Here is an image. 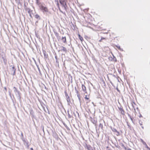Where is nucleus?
<instances>
[{"instance_id": "12", "label": "nucleus", "mask_w": 150, "mask_h": 150, "mask_svg": "<svg viewBox=\"0 0 150 150\" xmlns=\"http://www.w3.org/2000/svg\"><path fill=\"white\" fill-rule=\"evenodd\" d=\"M62 41L64 42V43L66 42V37H63L62 38Z\"/></svg>"}, {"instance_id": "23", "label": "nucleus", "mask_w": 150, "mask_h": 150, "mask_svg": "<svg viewBox=\"0 0 150 150\" xmlns=\"http://www.w3.org/2000/svg\"><path fill=\"white\" fill-rule=\"evenodd\" d=\"M35 34L36 36L38 38V35H37V34L36 33V31H35Z\"/></svg>"}, {"instance_id": "10", "label": "nucleus", "mask_w": 150, "mask_h": 150, "mask_svg": "<svg viewBox=\"0 0 150 150\" xmlns=\"http://www.w3.org/2000/svg\"><path fill=\"white\" fill-rule=\"evenodd\" d=\"M21 138L24 142L26 143V142L25 139L23 138V134L22 132L21 133Z\"/></svg>"}, {"instance_id": "1", "label": "nucleus", "mask_w": 150, "mask_h": 150, "mask_svg": "<svg viewBox=\"0 0 150 150\" xmlns=\"http://www.w3.org/2000/svg\"><path fill=\"white\" fill-rule=\"evenodd\" d=\"M13 89H14V91L18 99L20 101L21 99V93L15 87H14Z\"/></svg>"}, {"instance_id": "35", "label": "nucleus", "mask_w": 150, "mask_h": 150, "mask_svg": "<svg viewBox=\"0 0 150 150\" xmlns=\"http://www.w3.org/2000/svg\"><path fill=\"white\" fill-rule=\"evenodd\" d=\"M118 49H120V47H118Z\"/></svg>"}, {"instance_id": "21", "label": "nucleus", "mask_w": 150, "mask_h": 150, "mask_svg": "<svg viewBox=\"0 0 150 150\" xmlns=\"http://www.w3.org/2000/svg\"><path fill=\"white\" fill-rule=\"evenodd\" d=\"M33 61H34L35 64H36V66L38 67V64H37V62L35 61V59L33 58Z\"/></svg>"}, {"instance_id": "34", "label": "nucleus", "mask_w": 150, "mask_h": 150, "mask_svg": "<svg viewBox=\"0 0 150 150\" xmlns=\"http://www.w3.org/2000/svg\"><path fill=\"white\" fill-rule=\"evenodd\" d=\"M36 47L37 49H38V47H37V46H36Z\"/></svg>"}, {"instance_id": "2", "label": "nucleus", "mask_w": 150, "mask_h": 150, "mask_svg": "<svg viewBox=\"0 0 150 150\" xmlns=\"http://www.w3.org/2000/svg\"><path fill=\"white\" fill-rule=\"evenodd\" d=\"M10 67L11 68L10 69L9 73L13 76L15 75L16 74V69L15 66H14L11 65Z\"/></svg>"}, {"instance_id": "25", "label": "nucleus", "mask_w": 150, "mask_h": 150, "mask_svg": "<svg viewBox=\"0 0 150 150\" xmlns=\"http://www.w3.org/2000/svg\"><path fill=\"white\" fill-rule=\"evenodd\" d=\"M147 149V150H150V148L148 147V146H147V147H146Z\"/></svg>"}, {"instance_id": "15", "label": "nucleus", "mask_w": 150, "mask_h": 150, "mask_svg": "<svg viewBox=\"0 0 150 150\" xmlns=\"http://www.w3.org/2000/svg\"><path fill=\"white\" fill-rule=\"evenodd\" d=\"M141 141L143 144L146 147H147V145L146 142H144L142 139H141Z\"/></svg>"}, {"instance_id": "14", "label": "nucleus", "mask_w": 150, "mask_h": 150, "mask_svg": "<svg viewBox=\"0 0 150 150\" xmlns=\"http://www.w3.org/2000/svg\"><path fill=\"white\" fill-rule=\"evenodd\" d=\"M79 37L81 42H82L83 41V38L81 37L79 34L78 35Z\"/></svg>"}, {"instance_id": "39", "label": "nucleus", "mask_w": 150, "mask_h": 150, "mask_svg": "<svg viewBox=\"0 0 150 150\" xmlns=\"http://www.w3.org/2000/svg\"><path fill=\"white\" fill-rule=\"evenodd\" d=\"M36 92H37V93H38L36 90Z\"/></svg>"}, {"instance_id": "29", "label": "nucleus", "mask_w": 150, "mask_h": 150, "mask_svg": "<svg viewBox=\"0 0 150 150\" xmlns=\"http://www.w3.org/2000/svg\"><path fill=\"white\" fill-rule=\"evenodd\" d=\"M36 3L38 4V0H36Z\"/></svg>"}, {"instance_id": "38", "label": "nucleus", "mask_w": 150, "mask_h": 150, "mask_svg": "<svg viewBox=\"0 0 150 150\" xmlns=\"http://www.w3.org/2000/svg\"><path fill=\"white\" fill-rule=\"evenodd\" d=\"M77 93H78V91H77Z\"/></svg>"}, {"instance_id": "17", "label": "nucleus", "mask_w": 150, "mask_h": 150, "mask_svg": "<svg viewBox=\"0 0 150 150\" xmlns=\"http://www.w3.org/2000/svg\"><path fill=\"white\" fill-rule=\"evenodd\" d=\"M62 50L64 52H66L67 51V49L65 47L63 46H62Z\"/></svg>"}, {"instance_id": "41", "label": "nucleus", "mask_w": 150, "mask_h": 150, "mask_svg": "<svg viewBox=\"0 0 150 150\" xmlns=\"http://www.w3.org/2000/svg\"><path fill=\"white\" fill-rule=\"evenodd\" d=\"M117 134V133L116 135Z\"/></svg>"}, {"instance_id": "3", "label": "nucleus", "mask_w": 150, "mask_h": 150, "mask_svg": "<svg viewBox=\"0 0 150 150\" xmlns=\"http://www.w3.org/2000/svg\"><path fill=\"white\" fill-rule=\"evenodd\" d=\"M59 2L63 6L64 9L66 11L67 9V6L66 1L65 0H60Z\"/></svg>"}, {"instance_id": "7", "label": "nucleus", "mask_w": 150, "mask_h": 150, "mask_svg": "<svg viewBox=\"0 0 150 150\" xmlns=\"http://www.w3.org/2000/svg\"><path fill=\"white\" fill-rule=\"evenodd\" d=\"M85 99L86 100V103H89L91 101L89 99V96H87V95H86L85 97Z\"/></svg>"}, {"instance_id": "27", "label": "nucleus", "mask_w": 150, "mask_h": 150, "mask_svg": "<svg viewBox=\"0 0 150 150\" xmlns=\"http://www.w3.org/2000/svg\"><path fill=\"white\" fill-rule=\"evenodd\" d=\"M24 8H25V7H26V4H25V3H24Z\"/></svg>"}, {"instance_id": "20", "label": "nucleus", "mask_w": 150, "mask_h": 150, "mask_svg": "<svg viewBox=\"0 0 150 150\" xmlns=\"http://www.w3.org/2000/svg\"><path fill=\"white\" fill-rule=\"evenodd\" d=\"M113 131L116 132V133H117V136H118L119 135V132L118 131H117L116 129H114Z\"/></svg>"}, {"instance_id": "30", "label": "nucleus", "mask_w": 150, "mask_h": 150, "mask_svg": "<svg viewBox=\"0 0 150 150\" xmlns=\"http://www.w3.org/2000/svg\"><path fill=\"white\" fill-rule=\"evenodd\" d=\"M30 149L31 150H33V148H31Z\"/></svg>"}, {"instance_id": "24", "label": "nucleus", "mask_w": 150, "mask_h": 150, "mask_svg": "<svg viewBox=\"0 0 150 150\" xmlns=\"http://www.w3.org/2000/svg\"><path fill=\"white\" fill-rule=\"evenodd\" d=\"M133 104H134V105H135V103H134V102H133V103H132V106H133V107L134 108V105H133Z\"/></svg>"}, {"instance_id": "5", "label": "nucleus", "mask_w": 150, "mask_h": 150, "mask_svg": "<svg viewBox=\"0 0 150 150\" xmlns=\"http://www.w3.org/2000/svg\"><path fill=\"white\" fill-rule=\"evenodd\" d=\"M119 110L120 111L121 113L123 115H125V111L122 108H119Z\"/></svg>"}, {"instance_id": "11", "label": "nucleus", "mask_w": 150, "mask_h": 150, "mask_svg": "<svg viewBox=\"0 0 150 150\" xmlns=\"http://www.w3.org/2000/svg\"><path fill=\"white\" fill-rule=\"evenodd\" d=\"M8 93H9V95L10 96V98H11V99H12V101H13V103L14 104V101L13 100L12 98V96H11V91L10 90H9V91H8Z\"/></svg>"}, {"instance_id": "37", "label": "nucleus", "mask_w": 150, "mask_h": 150, "mask_svg": "<svg viewBox=\"0 0 150 150\" xmlns=\"http://www.w3.org/2000/svg\"><path fill=\"white\" fill-rule=\"evenodd\" d=\"M131 120H132V119L131 117Z\"/></svg>"}, {"instance_id": "16", "label": "nucleus", "mask_w": 150, "mask_h": 150, "mask_svg": "<svg viewBox=\"0 0 150 150\" xmlns=\"http://www.w3.org/2000/svg\"><path fill=\"white\" fill-rule=\"evenodd\" d=\"M107 39V38L105 37L104 38L101 37V39L99 40V42H102V40H106Z\"/></svg>"}, {"instance_id": "33", "label": "nucleus", "mask_w": 150, "mask_h": 150, "mask_svg": "<svg viewBox=\"0 0 150 150\" xmlns=\"http://www.w3.org/2000/svg\"><path fill=\"white\" fill-rule=\"evenodd\" d=\"M77 96L78 97H79V94Z\"/></svg>"}, {"instance_id": "31", "label": "nucleus", "mask_w": 150, "mask_h": 150, "mask_svg": "<svg viewBox=\"0 0 150 150\" xmlns=\"http://www.w3.org/2000/svg\"><path fill=\"white\" fill-rule=\"evenodd\" d=\"M127 150H131V149H129Z\"/></svg>"}, {"instance_id": "9", "label": "nucleus", "mask_w": 150, "mask_h": 150, "mask_svg": "<svg viewBox=\"0 0 150 150\" xmlns=\"http://www.w3.org/2000/svg\"><path fill=\"white\" fill-rule=\"evenodd\" d=\"M25 9L30 14V9L29 8H28L27 7H25Z\"/></svg>"}, {"instance_id": "22", "label": "nucleus", "mask_w": 150, "mask_h": 150, "mask_svg": "<svg viewBox=\"0 0 150 150\" xmlns=\"http://www.w3.org/2000/svg\"><path fill=\"white\" fill-rule=\"evenodd\" d=\"M122 146L124 148L125 150H126L127 149L123 145Z\"/></svg>"}, {"instance_id": "6", "label": "nucleus", "mask_w": 150, "mask_h": 150, "mask_svg": "<svg viewBox=\"0 0 150 150\" xmlns=\"http://www.w3.org/2000/svg\"><path fill=\"white\" fill-rule=\"evenodd\" d=\"M81 88L82 91L85 92V93H86V88L85 86L83 84H82L81 85Z\"/></svg>"}, {"instance_id": "18", "label": "nucleus", "mask_w": 150, "mask_h": 150, "mask_svg": "<svg viewBox=\"0 0 150 150\" xmlns=\"http://www.w3.org/2000/svg\"><path fill=\"white\" fill-rule=\"evenodd\" d=\"M66 96L67 98V101H68V100L69 98V97L68 96V94L66 92Z\"/></svg>"}, {"instance_id": "28", "label": "nucleus", "mask_w": 150, "mask_h": 150, "mask_svg": "<svg viewBox=\"0 0 150 150\" xmlns=\"http://www.w3.org/2000/svg\"><path fill=\"white\" fill-rule=\"evenodd\" d=\"M1 46L0 45V52H1Z\"/></svg>"}, {"instance_id": "4", "label": "nucleus", "mask_w": 150, "mask_h": 150, "mask_svg": "<svg viewBox=\"0 0 150 150\" xmlns=\"http://www.w3.org/2000/svg\"><path fill=\"white\" fill-rule=\"evenodd\" d=\"M39 7L40 9L42 10L43 12H47L48 10L47 8L43 6L42 5H40L39 6Z\"/></svg>"}, {"instance_id": "40", "label": "nucleus", "mask_w": 150, "mask_h": 150, "mask_svg": "<svg viewBox=\"0 0 150 150\" xmlns=\"http://www.w3.org/2000/svg\"><path fill=\"white\" fill-rule=\"evenodd\" d=\"M37 22H38V21H36V23Z\"/></svg>"}, {"instance_id": "32", "label": "nucleus", "mask_w": 150, "mask_h": 150, "mask_svg": "<svg viewBox=\"0 0 150 150\" xmlns=\"http://www.w3.org/2000/svg\"><path fill=\"white\" fill-rule=\"evenodd\" d=\"M4 89H5V90H6V89H6V87H5V88H4Z\"/></svg>"}, {"instance_id": "19", "label": "nucleus", "mask_w": 150, "mask_h": 150, "mask_svg": "<svg viewBox=\"0 0 150 150\" xmlns=\"http://www.w3.org/2000/svg\"><path fill=\"white\" fill-rule=\"evenodd\" d=\"M99 127L102 129L103 128V124L101 123H100L99 125Z\"/></svg>"}, {"instance_id": "26", "label": "nucleus", "mask_w": 150, "mask_h": 150, "mask_svg": "<svg viewBox=\"0 0 150 150\" xmlns=\"http://www.w3.org/2000/svg\"><path fill=\"white\" fill-rule=\"evenodd\" d=\"M35 17L37 18H38V15H37V14H36V15L35 16Z\"/></svg>"}, {"instance_id": "13", "label": "nucleus", "mask_w": 150, "mask_h": 150, "mask_svg": "<svg viewBox=\"0 0 150 150\" xmlns=\"http://www.w3.org/2000/svg\"><path fill=\"white\" fill-rule=\"evenodd\" d=\"M86 147L88 150H93L92 147L90 145L87 146Z\"/></svg>"}, {"instance_id": "36", "label": "nucleus", "mask_w": 150, "mask_h": 150, "mask_svg": "<svg viewBox=\"0 0 150 150\" xmlns=\"http://www.w3.org/2000/svg\"><path fill=\"white\" fill-rule=\"evenodd\" d=\"M13 98H14V95H13Z\"/></svg>"}, {"instance_id": "8", "label": "nucleus", "mask_w": 150, "mask_h": 150, "mask_svg": "<svg viewBox=\"0 0 150 150\" xmlns=\"http://www.w3.org/2000/svg\"><path fill=\"white\" fill-rule=\"evenodd\" d=\"M55 2L56 3V4H57V6H58V8H59V10H60V11L63 13H63V12L61 10H60V8H59V2H58V0H55Z\"/></svg>"}]
</instances>
